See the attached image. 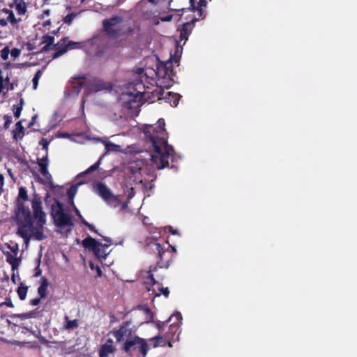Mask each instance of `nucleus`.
<instances>
[{
	"label": "nucleus",
	"mask_w": 357,
	"mask_h": 357,
	"mask_svg": "<svg viewBox=\"0 0 357 357\" xmlns=\"http://www.w3.org/2000/svg\"><path fill=\"white\" fill-rule=\"evenodd\" d=\"M28 199L26 188L22 186L20 187L17 198V207L15 211L17 225V234L24 239L26 244L29 242L31 236L37 241H42L46 238L43 232L44 225L46 223V214L43 211L41 198L36 196L31 202L33 218L36 220L35 226L31 211L29 206H26L23 202L27 201Z\"/></svg>",
	"instance_id": "f257e3e1"
},
{
	"label": "nucleus",
	"mask_w": 357,
	"mask_h": 357,
	"mask_svg": "<svg viewBox=\"0 0 357 357\" xmlns=\"http://www.w3.org/2000/svg\"><path fill=\"white\" fill-rule=\"evenodd\" d=\"M165 123L163 119L158 121V125L146 126L144 130L145 139L151 143L153 153L151 161L159 169L165 167L176 169L174 164L176 159L175 151L172 146L168 144L167 133L165 128Z\"/></svg>",
	"instance_id": "f03ea898"
},
{
	"label": "nucleus",
	"mask_w": 357,
	"mask_h": 357,
	"mask_svg": "<svg viewBox=\"0 0 357 357\" xmlns=\"http://www.w3.org/2000/svg\"><path fill=\"white\" fill-rule=\"evenodd\" d=\"M51 216L56 227L64 228L73 225L71 215L64 212L63 204L59 201L56 202V207L52 206Z\"/></svg>",
	"instance_id": "7ed1b4c3"
},
{
	"label": "nucleus",
	"mask_w": 357,
	"mask_h": 357,
	"mask_svg": "<svg viewBox=\"0 0 357 357\" xmlns=\"http://www.w3.org/2000/svg\"><path fill=\"white\" fill-rule=\"evenodd\" d=\"M151 249L153 252L157 255V264L158 266L160 268L162 267H169L173 255L169 254L168 249L165 250L162 245L157 242V241H154L151 243Z\"/></svg>",
	"instance_id": "20e7f679"
},
{
	"label": "nucleus",
	"mask_w": 357,
	"mask_h": 357,
	"mask_svg": "<svg viewBox=\"0 0 357 357\" xmlns=\"http://www.w3.org/2000/svg\"><path fill=\"white\" fill-rule=\"evenodd\" d=\"M121 22L122 17L116 15L103 20L102 26L109 37L117 38L120 36L122 29L120 26Z\"/></svg>",
	"instance_id": "39448f33"
},
{
	"label": "nucleus",
	"mask_w": 357,
	"mask_h": 357,
	"mask_svg": "<svg viewBox=\"0 0 357 357\" xmlns=\"http://www.w3.org/2000/svg\"><path fill=\"white\" fill-rule=\"evenodd\" d=\"M95 192L109 204L116 206L120 203L119 198L113 195L111 190L103 183H97L94 185Z\"/></svg>",
	"instance_id": "423d86ee"
},
{
	"label": "nucleus",
	"mask_w": 357,
	"mask_h": 357,
	"mask_svg": "<svg viewBox=\"0 0 357 357\" xmlns=\"http://www.w3.org/2000/svg\"><path fill=\"white\" fill-rule=\"evenodd\" d=\"M178 50H176L174 56H170L168 61L165 63H162L158 66V73L163 77H171L174 76L175 73L173 69V63H177L179 61L180 56L177 55Z\"/></svg>",
	"instance_id": "0eeeda50"
},
{
	"label": "nucleus",
	"mask_w": 357,
	"mask_h": 357,
	"mask_svg": "<svg viewBox=\"0 0 357 357\" xmlns=\"http://www.w3.org/2000/svg\"><path fill=\"white\" fill-rule=\"evenodd\" d=\"M157 269V266H154L153 268L151 267L150 271H149V274L146 278V283L151 284L153 286H155V288H153L152 294L154 295L155 297L160 296V295H164L166 298H167L169 295V291L168 287H162L161 284L158 282L154 278L153 271H155Z\"/></svg>",
	"instance_id": "6e6552de"
},
{
	"label": "nucleus",
	"mask_w": 357,
	"mask_h": 357,
	"mask_svg": "<svg viewBox=\"0 0 357 357\" xmlns=\"http://www.w3.org/2000/svg\"><path fill=\"white\" fill-rule=\"evenodd\" d=\"M130 322L123 321L119 326V329L114 330L112 333L116 338V342H121L125 337L129 338L132 335V332L129 328Z\"/></svg>",
	"instance_id": "1a4fd4ad"
},
{
	"label": "nucleus",
	"mask_w": 357,
	"mask_h": 357,
	"mask_svg": "<svg viewBox=\"0 0 357 357\" xmlns=\"http://www.w3.org/2000/svg\"><path fill=\"white\" fill-rule=\"evenodd\" d=\"M180 325L178 323H172L169 325L168 331L166 333L165 338L169 342V346L172 347L171 341L178 340L179 334L181 333Z\"/></svg>",
	"instance_id": "9d476101"
},
{
	"label": "nucleus",
	"mask_w": 357,
	"mask_h": 357,
	"mask_svg": "<svg viewBox=\"0 0 357 357\" xmlns=\"http://www.w3.org/2000/svg\"><path fill=\"white\" fill-rule=\"evenodd\" d=\"M3 13H6V15L7 14L6 19H0V26H7L8 22L10 23L13 26H16L20 22L22 21L21 18L17 19L15 17L13 10L10 9L3 8Z\"/></svg>",
	"instance_id": "9b49d317"
},
{
	"label": "nucleus",
	"mask_w": 357,
	"mask_h": 357,
	"mask_svg": "<svg viewBox=\"0 0 357 357\" xmlns=\"http://www.w3.org/2000/svg\"><path fill=\"white\" fill-rule=\"evenodd\" d=\"M197 20L195 18H193L190 22H187L184 23L180 31V36L179 38L180 40H187L190 34L191 33V31L195 26V23Z\"/></svg>",
	"instance_id": "f8f14e48"
},
{
	"label": "nucleus",
	"mask_w": 357,
	"mask_h": 357,
	"mask_svg": "<svg viewBox=\"0 0 357 357\" xmlns=\"http://www.w3.org/2000/svg\"><path fill=\"white\" fill-rule=\"evenodd\" d=\"M137 335H131L129 338H127L125 342L123 344L122 349L127 354L130 353L133 350H136L137 347V344L139 342V340L137 339H141Z\"/></svg>",
	"instance_id": "ddd939ff"
},
{
	"label": "nucleus",
	"mask_w": 357,
	"mask_h": 357,
	"mask_svg": "<svg viewBox=\"0 0 357 357\" xmlns=\"http://www.w3.org/2000/svg\"><path fill=\"white\" fill-rule=\"evenodd\" d=\"M68 38H63L59 43L53 45V49L56 51L52 55V59H56L63 55L68 50L66 42Z\"/></svg>",
	"instance_id": "4468645a"
},
{
	"label": "nucleus",
	"mask_w": 357,
	"mask_h": 357,
	"mask_svg": "<svg viewBox=\"0 0 357 357\" xmlns=\"http://www.w3.org/2000/svg\"><path fill=\"white\" fill-rule=\"evenodd\" d=\"M98 245H100V243L91 236H87L82 241V246L85 249L92 251L94 255H99V251L98 250Z\"/></svg>",
	"instance_id": "2eb2a0df"
},
{
	"label": "nucleus",
	"mask_w": 357,
	"mask_h": 357,
	"mask_svg": "<svg viewBox=\"0 0 357 357\" xmlns=\"http://www.w3.org/2000/svg\"><path fill=\"white\" fill-rule=\"evenodd\" d=\"M86 79L85 75H82L77 77H74L73 80L70 82V86L73 89L72 92L78 95L80 92L81 89L85 86L86 81L84 80Z\"/></svg>",
	"instance_id": "dca6fc26"
},
{
	"label": "nucleus",
	"mask_w": 357,
	"mask_h": 357,
	"mask_svg": "<svg viewBox=\"0 0 357 357\" xmlns=\"http://www.w3.org/2000/svg\"><path fill=\"white\" fill-rule=\"evenodd\" d=\"M190 7L192 10H197L199 17H205L204 10L207 5L206 0H190Z\"/></svg>",
	"instance_id": "f3484780"
},
{
	"label": "nucleus",
	"mask_w": 357,
	"mask_h": 357,
	"mask_svg": "<svg viewBox=\"0 0 357 357\" xmlns=\"http://www.w3.org/2000/svg\"><path fill=\"white\" fill-rule=\"evenodd\" d=\"M114 342L112 339H107L106 342L101 345L99 350V357H108L109 354L115 351Z\"/></svg>",
	"instance_id": "a211bd4d"
},
{
	"label": "nucleus",
	"mask_w": 357,
	"mask_h": 357,
	"mask_svg": "<svg viewBox=\"0 0 357 357\" xmlns=\"http://www.w3.org/2000/svg\"><path fill=\"white\" fill-rule=\"evenodd\" d=\"M37 164L40 167V174L47 179H51L52 176L47 169L49 164L47 153L43 158H37Z\"/></svg>",
	"instance_id": "6ab92c4d"
},
{
	"label": "nucleus",
	"mask_w": 357,
	"mask_h": 357,
	"mask_svg": "<svg viewBox=\"0 0 357 357\" xmlns=\"http://www.w3.org/2000/svg\"><path fill=\"white\" fill-rule=\"evenodd\" d=\"M162 97H160L159 99H165L168 102L170 103V105L172 107H176L178 104L179 100H180V95L176 93L173 92H162L161 93Z\"/></svg>",
	"instance_id": "aec40b11"
},
{
	"label": "nucleus",
	"mask_w": 357,
	"mask_h": 357,
	"mask_svg": "<svg viewBox=\"0 0 357 357\" xmlns=\"http://www.w3.org/2000/svg\"><path fill=\"white\" fill-rule=\"evenodd\" d=\"M86 87L89 92H98L105 89V84L98 79L86 81Z\"/></svg>",
	"instance_id": "412c9836"
},
{
	"label": "nucleus",
	"mask_w": 357,
	"mask_h": 357,
	"mask_svg": "<svg viewBox=\"0 0 357 357\" xmlns=\"http://www.w3.org/2000/svg\"><path fill=\"white\" fill-rule=\"evenodd\" d=\"M40 280V284L38 288V294L40 298H44L47 296L49 283L47 279L45 276H43Z\"/></svg>",
	"instance_id": "4be33fe9"
},
{
	"label": "nucleus",
	"mask_w": 357,
	"mask_h": 357,
	"mask_svg": "<svg viewBox=\"0 0 357 357\" xmlns=\"http://www.w3.org/2000/svg\"><path fill=\"white\" fill-rule=\"evenodd\" d=\"M43 310H44V309L39 310V308L37 307L36 309L31 310L27 313L19 314L16 316L18 317H20L22 319H29V318H38L41 316L40 313Z\"/></svg>",
	"instance_id": "5701e85b"
},
{
	"label": "nucleus",
	"mask_w": 357,
	"mask_h": 357,
	"mask_svg": "<svg viewBox=\"0 0 357 357\" xmlns=\"http://www.w3.org/2000/svg\"><path fill=\"white\" fill-rule=\"evenodd\" d=\"M43 310H44V309L39 310V308L37 307L36 309L31 310L27 313L19 314L16 316L18 317H20L22 319H29V318H38L41 316L40 313Z\"/></svg>",
	"instance_id": "b1692460"
},
{
	"label": "nucleus",
	"mask_w": 357,
	"mask_h": 357,
	"mask_svg": "<svg viewBox=\"0 0 357 357\" xmlns=\"http://www.w3.org/2000/svg\"><path fill=\"white\" fill-rule=\"evenodd\" d=\"M139 340V344H137V349H138L139 353L143 356L145 357L149 350V347L146 340L141 338L138 339Z\"/></svg>",
	"instance_id": "393cba45"
},
{
	"label": "nucleus",
	"mask_w": 357,
	"mask_h": 357,
	"mask_svg": "<svg viewBox=\"0 0 357 357\" xmlns=\"http://www.w3.org/2000/svg\"><path fill=\"white\" fill-rule=\"evenodd\" d=\"M15 10L18 15H24L26 12V5L24 0H15Z\"/></svg>",
	"instance_id": "a878e982"
},
{
	"label": "nucleus",
	"mask_w": 357,
	"mask_h": 357,
	"mask_svg": "<svg viewBox=\"0 0 357 357\" xmlns=\"http://www.w3.org/2000/svg\"><path fill=\"white\" fill-rule=\"evenodd\" d=\"M28 286L25 285L23 282H21L17 289V294L19 296V298L21 301H24L26 299V294L28 291Z\"/></svg>",
	"instance_id": "bb28decb"
},
{
	"label": "nucleus",
	"mask_w": 357,
	"mask_h": 357,
	"mask_svg": "<svg viewBox=\"0 0 357 357\" xmlns=\"http://www.w3.org/2000/svg\"><path fill=\"white\" fill-rule=\"evenodd\" d=\"M22 121H20L15 124V130H14V138L22 139L24 135V127L22 125Z\"/></svg>",
	"instance_id": "cd10ccee"
},
{
	"label": "nucleus",
	"mask_w": 357,
	"mask_h": 357,
	"mask_svg": "<svg viewBox=\"0 0 357 357\" xmlns=\"http://www.w3.org/2000/svg\"><path fill=\"white\" fill-rule=\"evenodd\" d=\"M6 257V261L11 265L13 270L19 266V259L13 256L10 252H7Z\"/></svg>",
	"instance_id": "c85d7f7f"
},
{
	"label": "nucleus",
	"mask_w": 357,
	"mask_h": 357,
	"mask_svg": "<svg viewBox=\"0 0 357 357\" xmlns=\"http://www.w3.org/2000/svg\"><path fill=\"white\" fill-rule=\"evenodd\" d=\"M102 157H103V155L101 156L96 162H95L93 165H92L91 167H89L86 170H85L84 172L80 173L78 175V176L79 177H82V176H85L86 174H89L91 173L93 171L97 170L99 168V167H100V165L101 163V160L102 159Z\"/></svg>",
	"instance_id": "c756f323"
},
{
	"label": "nucleus",
	"mask_w": 357,
	"mask_h": 357,
	"mask_svg": "<svg viewBox=\"0 0 357 357\" xmlns=\"http://www.w3.org/2000/svg\"><path fill=\"white\" fill-rule=\"evenodd\" d=\"M103 143L107 153L120 151V146L115 144L110 141H104Z\"/></svg>",
	"instance_id": "7c9ffc66"
},
{
	"label": "nucleus",
	"mask_w": 357,
	"mask_h": 357,
	"mask_svg": "<svg viewBox=\"0 0 357 357\" xmlns=\"http://www.w3.org/2000/svg\"><path fill=\"white\" fill-rule=\"evenodd\" d=\"M109 248V245L102 244L100 243V245L98 246V250L99 251L98 255H95V257L98 259H105L108 255V252H106V248Z\"/></svg>",
	"instance_id": "2f4dec72"
},
{
	"label": "nucleus",
	"mask_w": 357,
	"mask_h": 357,
	"mask_svg": "<svg viewBox=\"0 0 357 357\" xmlns=\"http://www.w3.org/2000/svg\"><path fill=\"white\" fill-rule=\"evenodd\" d=\"M65 319L66 320V324L63 327L65 330L74 329L78 327L79 322L77 319L69 320L67 316L65 317Z\"/></svg>",
	"instance_id": "473e14b6"
},
{
	"label": "nucleus",
	"mask_w": 357,
	"mask_h": 357,
	"mask_svg": "<svg viewBox=\"0 0 357 357\" xmlns=\"http://www.w3.org/2000/svg\"><path fill=\"white\" fill-rule=\"evenodd\" d=\"M24 105V100L22 98L20 99V103L17 105L13 106L14 110V116L16 119H18L20 116L22 108Z\"/></svg>",
	"instance_id": "72a5a7b5"
},
{
	"label": "nucleus",
	"mask_w": 357,
	"mask_h": 357,
	"mask_svg": "<svg viewBox=\"0 0 357 357\" xmlns=\"http://www.w3.org/2000/svg\"><path fill=\"white\" fill-rule=\"evenodd\" d=\"M77 191V185H72L70 187V188L67 191V196L69 199L73 200L76 193Z\"/></svg>",
	"instance_id": "f704fd0d"
},
{
	"label": "nucleus",
	"mask_w": 357,
	"mask_h": 357,
	"mask_svg": "<svg viewBox=\"0 0 357 357\" xmlns=\"http://www.w3.org/2000/svg\"><path fill=\"white\" fill-rule=\"evenodd\" d=\"M41 75H42V70H38L36 73V74L32 79L33 89H36L38 88V81H39V79L40 78Z\"/></svg>",
	"instance_id": "c9c22d12"
},
{
	"label": "nucleus",
	"mask_w": 357,
	"mask_h": 357,
	"mask_svg": "<svg viewBox=\"0 0 357 357\" xmlns=\"http://www.w3.org/2000/svg\"><path fill=\"white\" fill-rule=\"evenodd\" d=\"M136 86L139 90L137 91L135 95L136 98H139V100L143 98L144 93V86L142 83H138L136 84Z\"/></svg>",
	"instance_id": "e433bc0d"
},
{
	"label": "nucleus",
	"mask_w": 357,
	"mask_h": 357,
	"mask_svg": "<svg viewBox=\"0 0 357 357\" xmlns=\"http://www.w3.org/2000/svg\"><path fill=\"white\" fill-rule=\"evenodd\" d=\"M68 50L79 49L82 47V43L79 42L68 41L66 42Z\"/></svg>",
	"instance_id": "4c0bfd02"
},
{
	"label": "nucleus",
	"mask_w": 357,
	"mask_h": 357,
	"mask_svg": "<svg viewBox=\"0 0 357 357\" xmlns=\"http://www.w3.org/2000/svg\"><path fill=\"white\" fill-rule=\"evenodd\" d=\"M54 36H49V35H45L43 37L42 43H45V44H48V45H54Z\"/></svg>",
	"instance_id": "58836bf2"
},
{
	"label": "nucleus",
	"mask_w": 357,
	"mask_h": 357,
	"mask_svg": "<svg viewBox=\"0 0 357 357\" xmlns=\"http://www.w3.org/2000/svg\"><path fill=\"white\" fill-rule=\"evenodd\" d=\"M82 224L84 225V226L87 227L89 228V229L94 233H96V234L99 235V236H101L98 230L96 229L95 227L89 223L85 219H83V220H82Z\"/></svg>",
	"instance_id": "ea45409f"
},
{
	"label": "nucleus",
	"mask_w": 357,
	"mask_h": 357,
	"mask_svg": "<svg viewBox=\"0 0 357 357\" xmlns=\"http://www.w3.org/2000/svg\"><path fill=\"white\" fill-rule=\"evenodd\" d=\"M77 16V13H71L68 14L64 18L63 22L66 24H70L74 20V18Z\"/></svg>",
	"instance_id": "a19ab883"
},
{
	"label": "nucleus",
	"mask_w": 357,
	"mask_h": 357,
	"mask_svg": "<svg viewBox=\"0 0 357 357\" xmlns=\"http://www.w3.org/2000/svg\"><path fill=\"white\" fill-rule=\"evenodd\" d=\"M171 319H172V317H169L168 319H167V320H166V321H155V326H156L157 328H158L160 331H161L162 330L163 327H164L165 326H166V325H167V323H169V322L171 321Z\"/></svg>",
	"instance_id": "79ce46f5"
},
{
	"label": "nucleus",
	"mask_w": 357,
	"mask_h": 357,
	"mask_svg": "<svg viewBox=\"0 0 357 357\" xmlns=\"http://www.w3.org/2000/svg\"><path fill=\"white\" fill-rule=\"evenodd\" d=\"M150 341L154 342V347H158L160 343L163 342V338L160 335H156L149 340Z\"/></svg>",
	"instance_id": "37998d69"
},
{
	"label": "nucleus",
	"mask_w": 357,
	"mask_h": 357,
	"mask_svg": "<svg viewBox=\"0 0 357 357\" xmlns=\"http://www.w3.org/2000/svg\"><path fill=\"white\" fill-rule=\"evenodd\" d=\"M130 170H131V172L132 173L133 176H135V178L136 180H139V182H142V180L138 177L137 174H141L142 172H143L144 169L142 168H139V169H136L135 171H134L133 168L130 167Z\"/></svg>",
	"instance_id": "c03bdc74"
},
{
	"label": "nucleus",
	"mask_w": 357,
	"mask_h": 357,
	"mask_svg": "<svg viewBox=\"0 0 357 357\" xmlns=\"http://www.w3.org/2000/svg\"><path fill=\"white\" fill-rule=\"evenodd\" d=\"M9 53H10V50L8 49V47H4L1 51V57L3 60H6L8 59V55H9Z\"/></svg>",
	"instance_id": "a18cd8bd"
},
{
	"label": "nucleus",
	"mask_w": 357,
	"mask_h": 357,
	"mask_svg": "<svg viewBox=\"0 0 357 357\" xmlns=\"http://www.w3.org/2000/svg\"><path fill=\"white\" fill-rule=\"evenodd\" d=\"M37 338L38 339L39 342L42 344L48 345L49 343H50V341L45 339V337L42 336L40 335V333L39 332L38 335H36Z\"/></svg>",
	"instance_id": "49530a36"
},
{
	"label": "nucleus",
	"mask_w": 357,
	"mask_h": 357,
	"mask_svg": "<svg viewBox=\"0 0 357 357\" xmlns=\"http://www.w3.org/2000/svg\"><path fill=\"white\" fill-rule=\"evenodd\" d=\"M170 317H172V319L174 317L176 319V321L175 323H178V324H181L183 318L181 312H176Z\"/></svg>",
	"instance_id": "de8ad7c7"
},
{
	"label": "nucleus",
	"mask_w": 357,
	"mask_h": 357,
	"mask_svg": "<svg viewBox=\"0 0 357 357\" xmlns=\"http://www.w3.org/2000/svg\"><path fill=\"white\" fill-rule=\"evenodd\" d=\"M40 260L38 259V265L35 268V273L33 275V276L36 278L39 277L42 273V270L40 268Z\"/></svg>",
	"instance_id": "09e8293b"
},
{
	"label": "nucleus",
	"mask_w": 357,
	"mask_h": 357,
	"mask_svg": "<svg viewBox=\"0 0 357 357\" xmlns=\"http://www.w3.org/2000/svg\"><path fill=\"white\" fill-rule=\"evenodd\" d=\"M41 299H43V298H40V296H39L38 298H35L33 299H31L29 301V304L31 306H36L40 303Z\"/></svg>",
	"instance_id": "8fccbe9b"
},
{
	"label": "nucleus",
	"mask_w": 357,
	"mask_h": 357,
	"mask_svg": "<svg viewBox=\"0 0 357 357\" xmlns=\"http://www.w3.org/2000/svg\"><path fill=\"white\" fill-rule=\"evenodd\" d=\"M20 53H21L20 50H19L17 48H13L10 52L11 56L13 58L18 57L20 56Z\"/></svg>",
	"instance_id": "3c124183"
},
{
	"label": "nucleus",
	"mask_w": 357,
	"mask_h": 357,
	"mask_svg": "<svg viewBox=\"0 0 357 357\" xmlns=\"http://www.w3.org/2000/svg\"><path fill=\"white\" fill-rule=\"evenodd\" d=\"M49 144L50 142L48 140L45 138H42V139L40 141V144L43 146V148L45 149L46 151H47Z\"/></svg>",
	"instance_id": "603ef678"
},
{
	"label": "nucleus",
	"mask_w": 357,
	"mask_h": 357,
	"mask_svg": "<svg viewBox=\"0 0 357 357\" xmlns=\"http://www.w3.org/2000/svg\"><path fill=\"white\" fill-rule=\"evenodd\" d=\"M6 305V306H8V307H14V305H13V302H12V301H11V299H10V298H8V299H6V301H5V302L1 303L0 304V308H1L3 305Z\"/></svg>",
	"instance_id": "864d4df0"
},
{
	"label": "nucleus",
	"mask_w": 357,
	"mask_h": 357,
	"mask_svg": "<svg viewBox=\"0 0 357 357\" xmlns=\"http://www.w3.org/2000/svg\"><path fill=\"white\" fill-rule=\"evenodd\" d=\"M4 119H5V123H4V127L5 128H8V126L12 122V119H11V117L10 116H4Z\"/></svg>",
	"instance_id": "5fc2aeb1"
},
{
	"label": "nucleus",
	"mask_w": 357,
	"mask_h": 357,
	"mask_svg": "<svg viewBox=\"0 0 357 357\" xmlns=\"http://www.w3.org/2000/svg\"><path fill=\"white\" fill-rule=\"evenodd\" d=\"M172 18H173L172 15H168L166 16L160 17V20L162 22H170V21H172Z\"/></svg>",
	"instance_id": "6e6d98bb"
},
{
	"label": "nucleus",
	"mask_w": 357,
	"mask_h": 357,
	"mask_svg": "<svg viewBox=\"0 0 357 357\" xmlns=\"http://www.w3.org/2000/svg\"><path fill=\"white\" fill-rule=\"evenodd\" d=\"M146 312L147 314H149L150 315V321L151 322H155L153 321L154 315H153V313L152 312V311L151 310V309L146 308Z\"/></svg>",
	"instance_id": "4d7b16f0"
},
{
	"label": "nucleus",
	"mask_w": 357,
	"mask_h": 357,
	"mask_svg": "<svg viewBox=\"0 0 357 357\" xmlns=\"http://www.w3.org/2000/svg\"><path fill=\"white\" fill-rule=\"evenodd\" d=\"M37 117H38L37 114H34L33 116L31 122L29 123V128L32 127L34 125V123H36V120Z\"/></svg>",
	"instance_id": "13d9d810"
},
{
	"label": "nucleus",
	"mask_w": 357,
	"mask_h": 357,
	"mask_svg": "<svg viewBox=\"0 0 357 357\" xmlns=\"http://www.w3.org/2000/svg\"><path fill=\"white\" fill-rule=\"evenodd\" d=\"M167 229L171 234L174 235L178 234V231L176 229H174L172 226H168Z\"/></svg>",
	"instance_id": "bf43d9fd"
},
{
	"label": "nucleus",
	"mask_w": 357,
	"mask_h": 357,
	"mask_svg": "<svg viewBox=\"0 0 357 357\" xmlns=\"http://www.w3.org/2000/svg\"><path fill=\"white\" fill-rule=\"evenodd\" d=\"M50 13V10L47 9L43 11V13L41 14V18L44 19L45 17L49 16Z\"/></svg>",
	"instance_id": "052dcab7"
},
{
	"label": "nucleus",
	"mask_w": 357,
	"mask_h": 357,
	"mask_svg": "<svg viewBox=\"0 0 357 357\" xmlns=\"http://www.w3.org/2000/svg\"><path fill=\"white\" fill-rule=\"evenodd\" d=\"M75 213L77 215V217L79 218L80 222H82V220H83V219H84V218L82 215L80 211L76 207H75Z\"/></svg>",
	"instance_id": "680f3d73"
},
{
	"label": "nucleus",
	"mask_w": 357,
	"mask_h": 357,
	"mask_svg": "<svg viewBox=\"0 0 357 357\" xmlns=\"http://www.w3.org/2000/svg\"><path fill=\"white\" fill-rule=\"evenodd\" d=\"M102 238L105 241L107 242V243H105L106 245H109V247L110 246L111 243H112V240L111 238H109V237H106V236H102Z\"/></svg>",
	"instance_id": "e2e57ef3"
},
{
	"label": "nucleus",
	"mask_w": 357,
	"mask_h": 357,
	"mask_svg": "<svg viewBox=\"0 0 357 357\" xmlns=\"http://www.w3.org/2000/svg\"><path fill=\"white\" fill-rule=\"evenodd\" d=\"M51 45L45 44V45L42 48L41 52H47L50 49Z\"/></svg>",
	"instance_id": "0e129e2a"
},
{
	"label": "nucleus",
	"mask_w": 357,
	"mask_h": 357,
	"mask_svg": "<svg viewBox=\"0 0 357 357\" xmlns=\"http://www.w3.org/2000/svg\"><path fill=\"white\" fill-rule=\"evenodd\" d=\"M3 89V78L1 75L0 76V93L1 92Z\"/></svg>",
	"instance_id": "69168bd1"
},
{
	"label": "nucleus",
	"mask_w": 357,
	"mask_h": 357,
	"mask_svg": "<svg viewBox=\"0 0 357 357\" xmlns=\"http://www.w3.org/2000/svg\"><path fill=\"white\" fill-rule=\"evenodd\" d=\"M6 15L7 14L3 13V9L0 10V19H6Z\"/></svg>",
	"instance_id": "338daca9"
},
{
	"label": "nucleus",
	"mask_w": 357,
	"mask_h": 357,
	"mask_svg": "<svg viewBox=\"0 0 357 357\" xmlns=\"http://www.w3.org/2000/svg\"><path fill=\"white\" fill-rule=\"evenodd\" d=\"M168 248H169L171 249L172 252L175 253L176 252V249L174 246H173L170 244H168Z\"/></svg>",
	"instance_id": "774afa93"
}]
</instances>
